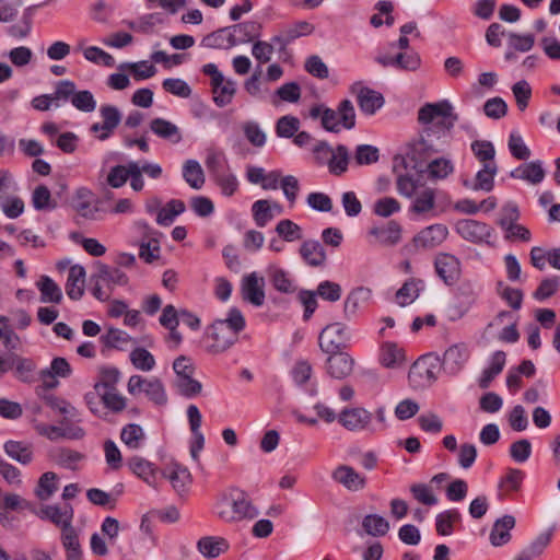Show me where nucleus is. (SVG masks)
<instances>
[{
  "label": "nucleus",
  "instance_id": "f257e3e1",
  "mask_svg": "<svg viewBox=\"0 0 560 560\" xmlns=\"http://www.w3.org/2000/svg\"><path fill=\"white\" fill-rule=\"evenodd\" d=\"M217 510L218 516L231 524L254 520L259 514L249 494L240 488L229 489L217 504Z\"/></svg>",
  "mask_w": 560,
  "mask_h": 560
},
{
  "label": "nucleus",
  "instance_id": "f03ea898",
  "mask_svg": "<svg viewBox=\"0 0 560 560\" xmlns=\"http://www.w3.org/2000/svg\"><path fill=\"white\" fill-rule=\"evenodd\" d=\"M456 120L457 115L453 113V106L446 100L427 103L418 110V121L425 127H432L436 139L446 137Z\"/></svg>",
  "mask_w": 560,
  "mask_h": 560
},
{
  "label": "nucleus",
  "instance_id": "7ed1b4c3",
  "mask_svg": "<svg viewBox=\"0 0 560 560\" xmlns=\"http://www.w3.org/2000/svg\"><path fill=\"white\" fill-rule=\"evenodd\" d=\"M127 390L132 396L144 394L150 401L158 406H164L167 402L164 385L156 377L132 375L128 381Z\"/></svg>",
  "mask_w": 560,
  "mask_h": 560
},
{
  "label": "nucleus",
  "instance_id": "20e7f679",
  "mask_svg": "<svg viewBox=\"0 0 560 560\" xmlns=\"http://www.w3.org/2000/svg\"><path fill=\"white\" fill-rule=\"evenodd\" d=\"M355 126V110L349 100H343L337 109L326 108L323 116V128L330 132H339L341 127L352 129Z\"/></svg>",
  "mask_w": 560,
  "mask_h": 560
},
{
  "label": "nucleus",
  "instance_id": "39448f33",
  "mask_svg": "<svg viewBox=\"0 0 560 560\" xmlns=\"http://www.w3.org/2000/svg\"><path fill=\"white\" fill-rule=\"evenodd\" d=\"M438 361L431 357H421L410 366L408 373L409 384L415 389L431 386L438 380Z\"/></svg>",
  "mask_w": 560,
  "mask_h": 560
},
{
  "label": "nucleus",
  "instance_id": "423d86ee",
  "mask_svg": "<svg viewBox=\"0 0 560 560\" xmlns=\"http://www.w3.org/2000/svg\"><path fill=\"white\" fill-rule=\"evenodd\" d=\"M101 201L94 198V194L86 187L75 190L72 208L77 214L88 221H102L104 211L100 208Z\"/></svg>",
  "mask_w": 560,
  "mask_h": 560
},
{
  "label": "nucleus",
  "instance_id": "0eeeda50",
  "mask_svg": "<svg viewBox=\"0 0 560 560\" xmlns=\"http://www.w3.org/2000/svg\"><path fill=\"white\" fill-rule=\"evenodd\" d=\"M471 352L466 342L450 346L443 353L441 366L451 376L458 375L470 359Z\"/></svg>",
  "mask_w": 560,
  "mask_h": 560
},
{
  "label": "nucleus",
  "instance_id": "6e6552de",
  "mask_svg": "<svg viewBox=\"0 0 560 560\" xmlns=\"http://www.w3.org/2000/svg\"><path fill=\"white\" fill-rule=\"evenodd\" d=\"M350 340V331L342 323L327 325L318 337L319 348L324 352L340 351Z\"/></svg>",
  "mask_w": 560,
  "mask_h": 560
},
{
  "label": "nucleus",
  "instance_id": "1a4fd4ad",
  "mask_svg": "<svg viewBox=\"0 0 560 560\" xmlns=\"http://www.w3.org/2000/svg\"><path fill=\"white\" fill-rule=\"evenodd\" d=\"M456 232L466 241L479 244H490L494 230L487 223L472 219H463L456 222Z\"/></svg>",
  "mask_w": 560,
  "mask_h": 560
},
{
  "label": "nucleus",
  "instance_id": "9d476101",
  "mask_svg": "<svg viewBox=\"0 0 560 560\" xmlns=\"http://www.w3.org/2000/svg\"><path fill=\"white\" fill-rule=\"evenodd\" d=\"M375 61L382 67H393L405 71H416L421 66V58L416 51L399 50L395 55L378 51Z\"/></svg>",
  "mask_w": 560,
  "mask_h": 560
},
{
  "label": "nucleus",
  "instance_id": "9b49d317",
  "mask_svg": "<svg viewBox=\"0 0 560 560\" xmlns=\"http://www.w3.org/2000/svg\"><path fill=\"white\" fill-rule=\"evenodd\" d=\"M373 415L362 407L345 408L338 415L339 423L349 431H375L372 427Z\"/></svg>",
  "mask_w": 560,
  "mask_h": 560
},
{
  "label": "nucleus",
  "instance_id": "f8f14e48",
  "mask_svg": "<svg viewBox=\"0 0 560 560\" xmlns=\"http://www.w3.org/2000/svg\"><path fill=\"white\" fill-rule=\"evenodd\" d=\"M436 133L432 127H424L420 137L408 144L406 156L418 163L424 161L431 154L439 152L440 149L433 143Z\"/></svg>",
  "mask_w": 560,
  "mask_h": 560
},
{
  "label": "nucleus",
  "instance_id": "ddd939ff",
  "mask_svg": "<svg viewBox=\"0 0 560 560\" xmlns=\"http://www.w3.org/2000/svg\"><path fill=\"white\" fill-rule=\"evenodd\" d=\"M436 133L432 127H424L420 137L408 144L406 156L418 163L424 161L431 154L439 152L440 149L433 143Z\"/></svg>",
  "mask_w": 560,
  "mask_h": 560
},
{
  "label": "nucleus",
  "instance_id": "4468645a",
  "mask_svg": "<svg viewBox=\"0 0 560 560\" xmlns=\"http://www.w3.org/2000/svg\"><path fill=\"white\" fill-rule=\"evenodd\" d=\"M103 122H95L91 126L90 131L101 141L108 139L121 120L119 109L114 105H102L100 108Z\"/></svg>",
  "mask_w": 560,
  "mask_h": 560
},
{
  "label": "nucleus",
  "instance_id": "2eb2a0df",
  "mask_svg": "<svg viewBox=\"0 0 560 560\" xmlns=\"http://www.w3.org/2000/svg\"><path fill=\"white\" fill-rule=\"evenodd\" d=\"M241 294L244 301L256 307L265 303V278L257 272H250L243 277L241 283Z\"/></svg>",
  "mask_w": 560,
  "mask_h": 560
},
{
  "label": "nucleus",
  "instance_id": "dca6fc26",
  "mask_svg": "<svg viewBox=\"0 0 560 560\" xmlns=\"http://www.w3.org/2000/svg\"><path fill=\"white\" fill-rule=\"evenodd\" d=\"M351 91L357 95L361 112L366 115H374L384 105L383 95L380 92L363 86L361 82L352 84Z\"/></svg>",
  "mask_w": 560,
  "mask_h": 560
},
{
  "label": "nucleus",
  "instance_id": "f3484780",
  "mask_svg": "<svg viewBox=\"0 0 560 560\" xmlns=\"http://www.w3.org/2000/svg\"><path fill=\"white\" fill-rule=\"evenodd\" d=\"M434 267L438 276L445 284L452 285L457 282L460 276L459 259L448 253H440L434 260Z\"/></svg>",
  "mask_w": 560,
  "mask_h": 560
},
{
  "label": "nucleus",
  "instance_id": "a211bd4d",
  "mask_svg": "<svg viewBox=\"0 0 560 560\" xmlns=\"http://www.w3.org/2000/svg\"><path fill=\"white\" fill-rule=\"evenodd\" d=\"M448 235V229L444 224H432L421 230L413 237V245L418 249H432L441 245Z\"/></svg>",
  "mask_w": 560,
  "mask_h": 560
},
{
  "label": "nucleus",
  "instance_id": "6ab92c4d",
  "mask_svg": "<svg viewBox=\"0 0 560 560\" xmlns=\"http://www.w3.org/2000/svg\"><path fill=\"white\" fill-rule=\"evenodd\" d=\"M37 515L42 520L51 522L62 530L72 525L74 511L70 503H65L61 506L50 504L42 506L37 512Z\"/></svg>",
  "mask_w": 560,
  "mask_h": 560
},
{
  "label": "nucleus",
  "instance_id": "aec40b11",
  "mask_svg": "<svg viewBox=\"0 0 560 560\" xmlns=\"http://www.w3.org/2000/svg\"><path fill=\"white\" fill-rule=\"evenodd\" d=\"M212 343L208 350L212 353H221L230 349L238 340V336L235 331L226 329L223 323L214 322L208 332Z\"/></svg>",
  "mask_w": 560,
  "mask_h": 560
},
{
  "label": "nucleus",
  "instance_id": "412c9836",
  "mask_svg": "<svg viewBox=\"0 0 560 560\" xmlns=\"http://www.w3.org/2000/svg\"><path fill=\"white\" fill-rule=\"evenodd\" d=\"M327 373L336 380H343L352 373L354 360L346 352H327Z\"/></svg>",
  "mask_w": 560,
  "mask_h": 560
},
{
  "label": "nucleus",
  "instance_id": "4be33fe9",
  "mask_svg": "<svg viewBox=\"0 0 560 560\" xmlns=\"http://www.w3.org/2000/svg\"><path fill=\"white\" fill-rule=\"evenodd\" d=\"M331 478L349 491H360L366 485L365 477L348 465L337 466L331 472Z\"/></svg>",
  "mask_w": 560,
  "mask_h": 560
},
{
  "label": "nucleus",
  "instance_id": "5701e85b",
  "mask_svg": "<svg viewBox=\"0 0 560 560\" xmlns=\"http://www.w3.org/2000/svg\"><path fill=\"white\" fill-rule=\"evenodd\" d=\"M314 151L316 153L324 152V153L331 154V158L328 162V167H329L330 173H332L335 175H341L342 173H345L347 171L349 153H348V149L345 145L339 144L336 148V151L332 152V150L326 142H320L316 145Z\"/></svg>",
  "mask_w": 560,
  "mask_h": 560
},
{
  "label": "nucleus",
  "instance_id": "b1692460",
  "mask_svg": "<svg viewBox=\"0 0 560 560\" xmlns=\"http://www.w3.org/2000/svg\"><path fill=\"white\" fill-rule=\"evenodd\" d=\"M516 521L513 515L505 514L498 518L490 532L489 540L492 546L501 547L511 540V530L515 527Z\"/></svg>",
  "mask_w": 560,
  "mask_h": 560
},
{
  "label": "nucleus",
  "instance_id": "393cba45",
  "mask_svg": "<svg viewBox=\"0 0 560 560\" xmlns=\"http://www.w3.org/2000/svg\"><path fill=\"white\" fill-rule=\"evenodd\" d=\"M71 372L69 362L65 358L58 357L51 361L49 369L40 371L39 377L47 388H54L58 385L56 377H68Z\"/></svg>",
  "mask_w": 560,
  "mask_h": 560
},
{
  "label": "nucleus",
  "instance_id": "a878e982",
  "mask_svg": "<svg viewBox=\"0 0 560 560\" xmlns=\"http://www.w3.org/2000/svg\"><path fill=\"white\" fill-rule=\"evenodd\" d=\"M372 296V291L365 287H358L349 292L343 302V315L347 319H352L359 308L366 304Z\"/></svg>",
  "mask_w": 560,
  "mask_h": 560
},
{
  "label": "nucleus",
  "instance_id": "bb28decb",
  "mask_svg": "<svg viewBox=\"0 0 560 560\" xmlns=\"http://www.w3.org/2000/svg\"><path fill=\"white\" fill-rule=\"evenodd\" d=\"M262 25L257 21H246L230 26L231 34L235 39V46L256 40L261 35Z\"/></svg>",
  "mask_w": 560,
  "mask_h": 560
},
{
  "label": "nucleus",
  "instance_id": "cd10ccee",
  "mask_svg": "<svg viewBox=\"0 0 560 560\" xmlns=\"http://www.w3.org/2000/svg\"><path fill=\"white\" fill-rule=\"evenodd\" d=\"M476 298L477 295L471 289V287L469 284H463L458 289L456 302L450 308L451 318L459 319L463 316H465L469 312L471 306L475 304Z\"/></svg>",
  "mask_w": 560,
  "mask_h": 560
},
{
  "label": "nucleus",
  "instance_id": "c85d7f7f",
  "mask_svg": "<svg viewBox=\"0 0 560 560\" xmlns=\"http://www.w3.org/2000/svg\"><path fill=\"white\" fill-rule=\"evenodd\" d=\"M301 257L311 267H320L327 259L323 245L315 240L304 241L299 250Z\"/></svg>",
  "mask_w": 560,
  "mask_h": 560
},
{
  "label": "nucleus",
  "instance_id": "c756f323",
  "mask_svg": "<svg viewBox=\"0 0 560 560\" xmlns=\"http://www.w3.org/2000/svg\"><path fill=\"white\" fill-rule=\"evenodd\" d=\"M150 130L156 137L172 143H178L183 139L180 129L175 124L164 118H153L150 121Z\"/></svg>",
  "mask_w": 560,
  "mask_h": 560
},
{
  "label": "nucleus",
  "instance_id": "7c9ffc66",
  "mask_svg": "<svg viewBox=\"0 0 560 560\" xmlns=\"http://www.w3.org/2000/svg\"><path fill=\"white\" fill-rule=\"evenodd\" d=\"M163 477L170 480L172 487L178 493L185 492L188 485L191 482V475L189 470L177 463L165 468Z\"/></svg>",
  "mask_w": 560,
  "mask_h": 560
},
{
  "label": "nucleus",
  "instance_id": "2f4dec72",
  "mask_svg": "<svg viewBox=\"0 0 560 560\" xmlns=\"http://www.w3.org/2000/svg\"><path fill=\"white\" fill-rule=\"evenodd\" d=\"M84 282H85V269L80 265H74L70 268L67 283H66V292L67 295L74 301H78L82 298L84 293Z\"/></svg>",
  "mask_w": 560,
  "mask_h": 560
},
{
  "label": "nucleus",
  "instance_id": "473e14b6",
  "mask_svg": "<svg viewBox=\"0 0 560 560\" xmlns=\"http://www.w3.org/2000/svg\"><path fill=\"white\" fill-rule=\"evenodd\" d=\"M497 173V163H488L477 172L472 184L466 180L464 182V185L472 190L491 191L494 186V176Z\"/></svg>",
  "mask_w": 560,
  "mask_h": 560
},
{
  "label": "nucleus",
  "instance_id": "72a5a7b5",
  "mask_svg": "<svg viewBox=\"0 0 560 560\" xmlns=\"http://www.w3.org/2000/svg\"><path fill=\"white\" fill-rule=\"evenodd\" d=\"M201 46L213 49H230L235 46V39L231 34L230 26L219 28L201 40Z\"/></svg>",
  "mask_w": 560,
  "mask_h": 560
},
{
  "label": "nucleus",
  "instance_id": "f704fd0d",
  "mask_svg": "<svg viewBox=\"0 0 560 560\" xmlns=\"http://www.w3.org/2000/svg\"><path fill=\"white\" fill-rule=\"evenodd\" d=\"M506 354L503 351H495L490 359V364L482 371L478 381L479 387L486 389L490 386L491 382L503 371L505 365Z\"/></svg>",
  "mask_w": 560,
  "mask_h": 560
},
{
  "label": "nucleus",
  "instance_id": "c9c22d12",
  "mask_svg": "<svg viewBox=\"0 0 560 560\" xmlns=\"http://www.w3.org/2000/svg\"><path fill=\"white\" fill-rule=\"evenodd\" d=\"M5 454L22 465H28L33 460V446L27 442L7 441L3 445Z\"/></svg>",
  "mask_w": 560,
  "mask_h": 560
},
{
  "label": "nucleus",
  "instance_id": "e433bc0d",
  "mask_svg": "<svg viewBox=\"0 0 560 560\" xmlns=\"http://www.w3.org/2000/svg\"><path fill=\"white\" fill-rule=\"evenodd\" d=\"M553 535V529L549 528L540 533L525 549L520 553V560H534L540 557L549 546Z\"/></svg>",
  "mask_w": 560,
  "mask_h": 560
},
{
  "label": "nucleus",
  "instance_id": "4c0bfd02",
  "mask_svg": "<svg viewBox=\"0 0 560 560\" xmlns=\"http://www.w3.org/2000/svg\"><path fill=\"white\" fill-rule=\"evenodd\" d=\"M266 272L269 281L277 291L281 293L294 292L295 287L288 271L276 265H269Z\"/></svg>",
  "mask_w": 560,
  "mask_h": 560
},
{
  "label": "nucleus",
  "instance_id": "58836bf2",
  "mask_svg": "<svg viewBox=\"0 0 560 560\" xmlns=\"http://www.w3.org/2000/svg\"><path fill=\"white\" fill-rule=\"evenodd\" d=\"M273 209L277 210L278 213L281 212V207L278 203L271 205L270 201L266 199L255 201L252 206V213L256 225L259 228L266 226L275 217L272 212Z\"/></svg>",
  "mask_w": 560,
  "mask_h": 560
},
{
  "label": "nucleus",
  "instance_id": "ea45409f",
  "mask_svg": "<svg viewBox=\"0 0 560 560\" xmlns=\"http://www.w3.org/2000/svg\"><path fill=\"white\" fill-rule=\"evenodd\" d=\"M511 176L535 185L542 182L545 178V171L542 168L541 162L534 161L518 166L511 172Z\"/></svg>",
  "mask_w": 560,
  "mask_h": 560
},
{
  "label": "nucleus",
  "instance_id": "a19ab883",
  "mask_svg": "<svg viewBox=\"0 0 560 560\" xmlns=\"http://www.w3.org/2000/svg\"><path fill=\"white\" fill-rule=\"evenodd\" d=\"M211 86L214 95L213 101L219 107L229 105L236 93V82L232 79H225L224 77H222L220 84Z\"/></svg>",
  "mask_w": 560,
  "mask_h": 560
},
{
  "label": "nucleus",
  "instance_id": "79ce46f5",
  "mask_svg": "<svg viewBox=\"0 0 560 560\" xmlns=\"http://www.w3.org/2000/svg\"><path fill=\"white\" fill-rule=\"evenodd\" d=\"M61 542L67 552V560H81L79 536L72 525L61 530Z\"/></svg>",
  "mask_w": 560,
  "mask_h": 560
},
{
  "label": "nucleus",
  "instance_id": "37998d69",
  "mask_svg": "<svg viewBox=\"0 0 560 560\" xmlns=\"http://www.w3.org/2000/svg\"><path fill=\"white\" fill-rule=\"evenodd\" d=\"M225 539L220 537L207 536L198 540L197 548L200 553L207 558H217L228 549Z\"/></svg>",
  "mask_w": 560,
  "mask_h": 560
},
{
  "label": "nucleus",
  "instance_id": "c03bdc74",
  "mask_svg": "<svg viewBox=\"0 0 560 560\" xmlns=\"http://www.w3.org/2000/svg\"><path fill=\"white\" fill-rule=\"evenodd\" d=\"M120 380V372L115 366H102L98 371V380L94 384L96 393L102 390L117 389V384Z\"/></svg>",
  "mask_w": 560,
  "mask_h": 560
},
{
  "label": "nucleus",
  "instance_id": "a18cd8bd",
  "mask_svg": "<svg viewBox=\"0 0 560 560\" xmlns=\"http://www.w3.org/2000/svg\"><path fill=\"white\" fill-rule=\"evenodd\" d=\"M37 288L40 291V301L43 303H59L62 299L61 289L48 276L40 277Z\"/></svg>",
  "mask_w": 560,
  "mask_h": 560
},
{
  "label": "nucleus",
  "instance_id": "49530a36",
  "mask_svg": "<svg viewBox=\"0 0 560 560\" xmlns=\"http://www.w3.org/2000/svg\"><path fill=\"white\" fill-rule=\"evenodd\" d=\"M186 210L184 201L179 199L170 200L156 215V223L162 226L171 225L175 218Z\"/></svg>",
  "mask_w": 560,
  "mask_h": 560
},
{
  "label": "nucleus",
  "instance_id": "de8ad7c7",
  "mask_svg": "<svg viewBox=\"0 0 560 560\" xmlns=\"http://www.w3.org/2000/svg\"><path fill=\"white\" fill-rule=\"evenodd\" d=\"M362 527L368 535L382 537L388 533L390 526L385 517L378 514H369L363 517Z\"/></svg>",
  "mask_w": 560,
  "mask_h": 560
},
{
  "label": "nucleus",
  "instance_id": "09e8293b",
  "mask_svg": "<svg viewBox=\"0 0 560 560\" xmlns=\"http://www.w3.org/2000/svg\"><path fill=\"white\" fill-rule=\"evenodd\" d=\"M183 177L194 189H200L205 184V174L200 163L196 160H187L183 166Z\"/></svg>",
  "mask_w": 560,
  "mask_h": 560
},
{
  "label": "nucleus",
  "instance_id": "8fccbe9b",
  "mask_svg": "<svg viewBox=\"0 0 560 560\" xmlns=\"http://www.w3.org/2000/svg\"><path fill=\"white\" fill-rule=\"evenodd\" d=\"M128 465L133 474L143 479L149 486L155 487V476L153 465L139 456L129 459Z\"/></svg>",
  "mask_w": 560,
  "mask_h": 560
},
{
  "label": "nucleus",
  "instance_id": "3c124183",
  "mask_svg": "<svg viewBox=\"0 0 560 560\" xmlns=\"http://www.w3.org/2000/svg\"><path fill=\"white\" fill-rule=\"evenodd\" d=\"M58 476L52 471H47L40 476L37 486L35 488V495L40 501L49 500L52 494L57 491Z\"/></svg>",
  "mask_w": 560,
  "mask_h": 560
},
{
  "label": "nucleus",
  "instance_id": "603ef678",
  "mask_svg": "<svg viewBox=\"0 0 560 560\" xmlns=\"http://www.w3.org/2000/svg\"><path fill=\"white\" fill-rule=\"evenodd\" d=\"M95 275L106 285H125L128 283V277L118 268H110L104 264H98Z\"/></svg>",
  "mask_w": 560,
  "mask_h": 560
},
{
  "label": "nucleus",
  "instance_id": "864d4df0",
  "mask_svg": "<svg viewBox=\"0 0 560 560\" xmlns=\"http://www.w3.org/2000/svg\"><path fill=\"white\" fill-rule=\"evenodd\" d=\"M144 439V431L137 423H129L121 429L120 440L127 447L131 450L140 448Z\"/></svg>",
  "mask_w": 560,
  "mask_h": 560
},
{
  "label": "nucleus",
  "instance_id": "5fc2aeb1",
  "mask_svg": "<svg viewBox=\"0 0 560 560\" xmlns=\"http://www.w3.org/2000/svg\"><path fill=\"white\" fill-rule=\"evenodd\" d=\"M101 342L107 348L124 350L132 338L124 330L109 327L100 338Z\"/></svg>",
  "mask_w": 560,
  "mask_h": 560
},
{
  "label": "nucleus",
  "instance_id": "6e6d98bb",
  "mask_svg": "<svg viewBox=\"0 0 560 560\" xmlns=\"http://www.w3.org/2000/svg\"><path fill=\"white\" fill-rule=\"evenodd\" d=\"M118 68L121 71H130L137 81L152 78L156 73L155 66L148 60L138 62H124L120 63Z\"/></svg>",
  "mask_w": 560,
  "mask_h": 560
},
{
  "label": "nucleus",
  "instance_id": "4d7b16f0",
  "mask_svg": "<svg viewBox=\"0 0 560 560\" xmlns=\"http://www.w3.org/2000/svg\"><path fill=\"white\" fill-rule=\"evenodd\" d=\"M371 234L385 245H395L400 241L401 226L396 221H389L384 228L372 229Z\"/></svg>",
  "mask_w": 560,
  "mask_h": 560
},
{
  "label": "nucleus",
  "instance_id": "13d9d810",
  "mask_svg": "<svg viewBox=\"0 0 560 560\" xmlns=\"http://www.w3.org/2000/svg\"><path fill=\"white\" fill-rule=\"evenodd\" d=\"M460 521V513L455 510H446L439 513L435 518L436 533L441 536H450L453 534V526Z\"/></svg>",
  "mask_w": 560,
  "mask_h": 560
},
{
  "label": "nucleus",
  "instance_id": "bf43d9fd",
  "mask_svg": "<svg viewBox=\"0 0 560 560\" xmlns=\"http://www.w3.org/2000/svg\"><path fill=\"white\" fill-rule=\"evenodd\" d=\"M405 360L404 350L397 345L386 342L381 350V362L385 368H397Z\"/></svg>",
  "mask_w": 560,
  "mask_h": 560
},
{
  "label": "nucleus",
  "instance_id": "052dcab7",
  "mask_svg": "<svg viewBox=\"0 0 560 560\" xmlns=\"http://www.w3.org/2000/svg\"><path fill=\"white\" fill-rule=\"evenodd\" d=\"M435 206V191L432 188H424L419 191L411 206V211L418 214L431 211Z\"/></svg>",
  "mask_w": 560,
  "mask_h": 560
},
{
  "label": "nucleus",
  "instance_id": "680f3d73",
  "mask_svg": "<svg viewBox=\"0 0 560 560\" xmlns=\"http://www.w3.org/2000/svg\"><path fill=\"white\" fill-rule=\"evenodd\" d=\"M454 172V164L450 159L438 158L428 164V175L431 179H444Z\"/></svg>",
  "mask_w": 560,
  "mask_h": 560
},
{
  "label": "nucleus",
  "instance_id": "e2e57ef3",
  "mask_svg": "<svg viewBox=\"0 0 560 560\" xmlns=\"http://www.w3.org/2000/svg\"><path fill=\"white\" fill-rule=\"evenodd\" d=\"M84 458V455L78 451L61 447L55 451L54 459L55 462L65 468L75 469L77 464Z\"/></svg>",
  "mask_w": 560,
  "mask_h": 560
},
{
  "label": "nucleus",
  "instance_id": "0e129e2a",
  "mask_svg": "<svg viewBox=\"0 0 560 560\" xmlns=\"http://www.w3.org/2000/svg\"><path fill=\"white\" fill-rule=\"evenodd\" d=\"M215 184L219 186L222 195L226 197L233 196L238 189V180L237 177L226 168L225 171L218 173L213 177Z\"/></svg>",
  "mask_w": 560,
  "mask_h": 560
},
{
  "label": "nucleus",
  "instance_id": "69168bd1",
  "mask_svg": "<svg viewBox=\"0 0 560 560\" xmlns=\"http://www.w3.org/2000/svg\"><path fill=\"white\" fill-rule=\"evenodd\" d=\"M104 406V409H108L115 413L122 411L126 408V398L118 393V389L102 390L96 393Z\"/></svg>",
  "mask_w": 560,
  "mask_h": 560
},
{
  "label": "nucleus",
  "instance_id": "338daca9",
  "mask_svg": "<svg viewBox=\"0 0 560 560\" xmlns=\"http://www.w3.org/2000/svg\"><path fill=\"white\" fill-rule=\"evenodd\" d=\"M470 147L476 159L483 165L488 163H495V149L492 142L487 140H476Z\"/></svg>",
  "mask_w": 560,
  "mask_h": 560
},
{
  "label": "nucleus",
  "instance_id": "774afa93",
  "mask_svg": "<svg viewBox=\"0 0 560 560\" xmlns=\"http://www.w3.org/2000/svg\"><path fill=\"white\" fill-rule=\"evenodd\" d=\"M276 232L285 242H294L303 237L301 226L289 219L279 221L276 226Z\"/></svg>",
  "mask_w": 560,
  "mask_h": 560
}]
</instances>
